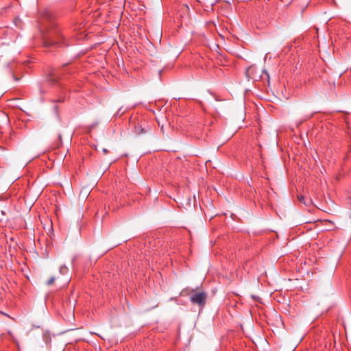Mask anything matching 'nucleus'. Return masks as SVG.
Listing matches in <instances>:
<instances>
[{"label":"nucleus","mask_w":351,"mask_h":351,"mask_svg":"<svg viewBox=\"0 0 351 351\" xmlns=\"http://www.w3.org/2000/svg\"><path fill=\"white\" fill-rule=\"evenodd\" d=\"M38 24L45 46L62 47L67 45L62 28L50 11L42 12Z\"/></svg>","instance_id":"f257e3e1"},{"label":"nucleus","mask_w":351,"mask_h":351,"mask_svg":"<svg viewBox=\"0 0 351 351\" xmlns=\"http://www.w3.org/2000/svg\"><path fill=\"white\" fill-rule=\"evenodd\" d=\"M207 294L204 291H195L190 296V302L195 305H197L201 309L203 308L206 303Z\"/></svg>","instance_id":"f03ea898"},{"label":"nucleus","mask_w":351,"mask_h":351,"mask_svg":"<svg viewBox=\"0 0 351 351\" xmlns=\"http://www.w3.org/2000/svg\"><path fill=\"white\" fill-rule=\"evenodd\" d=\"M61 76H62L61 71H53L49 75V76L47 77V80L51 84H55L59 81V80L61 79Z\"/></svg>","instance_id":"7ed1b4c3"},{"label":"nucleus","mask_w":351,"mask_h":351,"mask_svg":"<svg viewBox=\"0 0 351 351\" xmlns=\"http://www.w3.org/2000/svg\"><path fill=\"white\" fill-rule=\"evenodd\" d=\"M45 342L48 344L51 342V335L49 330H46L43 335Z\"/></svg>","instance_id":"20e7f679"},{"label":"nucleus","mask_w":351,"mask_h":351,"mask_svg":"<svg viewBox=\"0 0 351 351\" xmlns=\"http://www.w3.org/2000/svg\"><path fill=\"white\" fill-rule=\"evenodd\" d=\"M147 130L143 128L141 125H138L135 126V132L138 134H145Z\"/></svg>","instance_id":"39448f33"},{"label":"nucleus","mask_w":351,"mask_h":351,"mask_svg":"<svg viewBox=\"0 0 351 351\" xmlns=\"http://www.w3.org/2000/svg\"><path fill=\"white\" fill-rule=\"evenodd\" d=\"M59 271L61 274L66 275V274H68L69 269H68L67 267H66L65 265H62L60 267Z\"/></svg>","instance_id":"423d86ee"},{"label":"nucleus","mask_w":351,"mask_h":351,"mask_svg":"<svg viewBox=\"0 0 351 351\" xmlns=\"http://www.w3.org/2000/svg\"><path fill=\"white\" fill-rule=\"evenodd\" d=\"M55 280H56V278H55V277H53V276L51 277V278L48 280V281L47 282V285H49H49H51L53 283V282L55 281Z\"/></svg>","instance_id":"0eeeda50"},{"label":"nucleus","mask_w":351,"mask_h":351,"mask_svg":"<svg viewBox=\"0 0 351 351\" xmlns=\"http://www.w3.org/2000/svg\"><path fill=\"white\" fill-rule=\"evenodd\" d=\"M90 334H95V335H98L99 337H100L101 339H103L104 340L106 339V337L104 336L101 335H99V334H97V333H95V332H90Z\"/></svg>","instance_id":"6e6552de"},{"label":"nucleus","mask_w":351,"mask_h":351,"mask_svg":"<svg viewBox=\"0 0 351 351\" xmlns=\"http://www.w3.org/2000/svg\"><path fill=\"white\" fill-rule=\"evenodd\" d=\"M348 204L350 206V208H351V194L350 195V196L348 197Z\"/></svg>","instance_id":"1a4fd4ad"},{"label":"nucleus","mask_w":351,"mask_h":351,"mask_svg":"<svg viewBox=\"0 0 351 351\" xmlns=\"http://www.w3.org/2000/svg\"><path fill=\"white\" fill-rule=\"evenodd\" d=\"M103 152H104V154H108V149H107L104 148V149H103Z\"/></svg>","instance_id":"9d476101"},{"label":"nucleus","mask_w":351,"mask_h":351,"mask_svg":"<svg viewBox=\"0 0 351 351\" xmlns=\"http://www.w3.org/2000/svg\"><path fill=\"white\" fill-rule=\"evenodd\" d=\"M71 279V277L68 275L67 277H66V280L68 281Z\"/></svg>","instance_id":"9b49d317"},{"label":"nucleus","mask_w":351,"mask_h":351,"mask_svg":"<svg viewBox=\"0 0 351 351\" xmlns=\"http://www.w3.org/2000/svg\"><path fill=\"white\" fill-rule=\"evenodd\" d=\"M64 332V331H63V332H61L60 333H59V335H62V334H63Z\"/></svg>","instance_id":"f8f14e48"}]
</instances>
